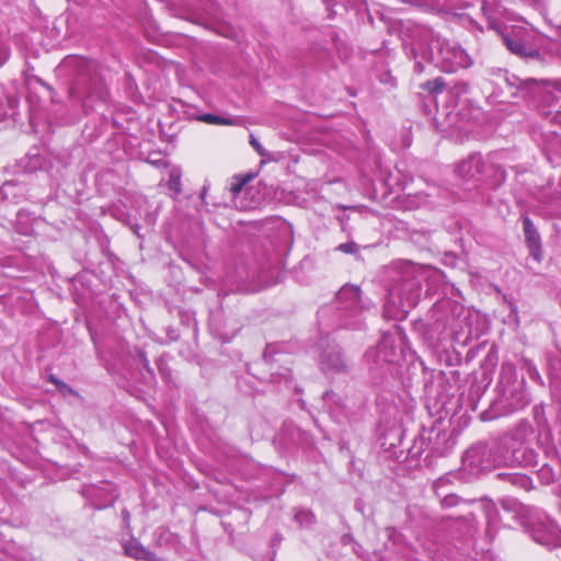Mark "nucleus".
<instances>
[{
	"label": "nucleus",
	"instance_id": "18",
	"mask_svg": "<svg viewBox=\"0 0 561 561\" xmlns=\"http://www.w3.org/2000/svg\"><path fill=\"white\" fill-rule=\"evenodd\" d=\"M249 178L234 176L230 183L231 193L234 196L238 195L242 191L243 186L247 184Z\"/></svg>",
	"mask_w": 561,
	"mask_h": 561
},
{
	"label": "nucleus",
	"instance_id": "21",
	"mask_svg": "<svg viewBox=\"0 0 561 561\" xmlns=\"http://www.w3.org/2000/svg\"><path fill=\"white\" fill-rule=\"evenodd\" d=\"M458 496L455 494H448L442 499V505L444 507H453L458 504Z\"/></svg>",
	"mask_w": 561,
	"mask_h": 561
},
{
	"label": "nucleus",
	"instance_id": "22",
	"mask_svg": "<svg viewBox=\"0 0 561 561\" xmlns=\"http://www.w3.org/2000/svg\"><path fill=\"white\" fill-rule=\"evenodd\" d=\"M50 380H51V382H54L58 387V389L64 394L72 393L73 392L72 389L68 385H66L65 382L59 381V380H57L56 378H53V377L50 378Z\"/></svg>",
	"mask_w": 561,
	"mask_h": 561
},
{
	"label": "nucleus",
	"instance_id": "9",
	"mask_svg": "<svg viewBox=\"0 0 561 561\" xmlns=\"http://www.w3.org/2000/svg\"><path fill=\"white\" fill-rule=\"evenodd\" d=\"M524 231L529 245L530 254L536 261H540L541 257V248H540V237L531 222V220L526 217L524 218Z\"/></svg>",
	"mask_w": 561,
	"mask_h": 561
},
{
	"label": "nucleus",
	"instance_id": "11",
	"mask_svg": "<svg viewBox=\"0 0 561 561\" xmlns=\"http://www.w3.org/2000/svg\"><path fill=\"white\" fill-rule=\"evenodd\" d=\"M127 556L138 559V560H147L150 558V552L146 550L142 546H140L136 541H130L124 547Z\"/></svg>",
	"mask_w": 561,
	"mask_h": 561
},
{
	"label": "nucleus",
	"instance_id": "10",
	"mask_svg": "<svg viewBox=\"0 0 561 561\" xmlns=\"http://www.w3.org/2000/svg\"><path fill=\"white\" fill-rule=\"evenodd\" d=\"M377 356L379 360L386 363H393L397 359L396 351L392 346V340L390 336L385 335L377 346Z\"/></svg>",
	"mask_w": 561,
	"mask_h": 561
},
{
	"label": "nucleus",
	"instance_id": "13",
	"mask_svg": "<svg viewBox=\"0 0 561 561\" xmlns=\"http://www.w3.org/2000/svg\"><path fill=\"white\" fill-rule=\"evenodd\" d=\"M495 83L501 85L504 82L507 87H519L523 82L515 75H510L506 70L499 69L495 73Z\"/></svg>",
	"mask_w": 561,
	"mask_h": 561
},
{
	"label": "nucleus",
	"instance_id": "23",
	"mask_svg": "<svg viewBox=\"0 0 561 561\" xmlns=\"http://www.w3.org/2000/svg\"><path fill=\"white\" fill-rule=\"evenodd\" d=\"M556 89L561 92V80L556 83Z\"/></svg>",
	"mask_w": 561,
	"mask_h": 561
},
{
	"label": "nucleus",
	"instance_id": "17",
	"mask_svg": "<svg viewBox=\"0 0 561 561\" xmlns=\"http://www.w3.org/2000/svg\"><path fill=\"white\" fill-rule=\"evenodd\" d=\"M444 81L440 78H436L432 81H427L422 84V89L428 91L432 94H437L443 91Z\"/></svg>",
	"mask_w": 561,
	"mask_h": 561
},
{
	"label": "nucleus",
	"instance_id": "20",
	"mask_svg": "<svg viewBox=\"0 0 561 561\" xmlns=\"http://www.w3.org/2000/svg\"><path fill=\"white\" fill-rule=\"evenodd\" d=\"M337 250L343 253H355L357 251V244L355 242H345L341 243L337 247Z\"/></svg>",
	"mask_w": 561,
	"mask_h": 561
},
{
	"label": "nucleus",
	"instance_id": "8",
	"mask_svg": "<svg viewBox=\"0 0 561 561\" xmlns=\"http://www.w3.org/2000/svg\"><path fill=\"white\" fill-rule=\"evenodd\" d=\"M320 364L323 371H342L346 367L344 358L336 346H333L329 354L321 356Z\"/></svg>",
	"mask_w": 561,
	"mask_h": 561
},
{
	"label": "nucleus",
	"instance_id": "14",
	"mask_svg": "<svg viewBox=\"0 0 561 561\" xmlns=\"http://www.w3.org/2000/svg\"><path fill=\"white\" fill-rule=\"evenodd\" d=\"M199 121L214 124V125H237L238 119L232 117H224L214 114H204L199 117Z\"/></svg>",
	"mask_w": 561,
	"mask_h": 561
},
{
	"label": "nucleus",
	"instance_id": "3",
	"mask_svg": "<svg viewBox=\"0 0 561 561\" xmlns=\"http://www.w3.org/2000/svg\"><path fill=\"white\" fill-rule=\"evenodd\" d=\"M421 296V282L410 274L405 275L403 282L389 289V296L385 305L387 317L397 318L399 312H407L408 308L414 307Z\"/></svg>",
	"mask_w": 561,
	"mask_h": 561
},
{
	"label": "nucleus",
	"instance_id": "15",
	"mask_svg": "<svg viewBox=\"0 0 561 561\" xmlns=\"http://www.w3.org/2000/svg\"><path fill=\"white\" fill-rule=\"evenodd\" d=\"M295 520L302 527L311 525L314 520L313 514L308 510H300L295 514Z\"/></svg>",
	"mask_w": 561,
	"mask_h": 561
},
{
	"label": "nucleus",
	"instance_id": "24",
	"mask_svg": "<svg viewBox=\"0 0 561 561\" xmlns=\"http://www.w3.org/2000/svg\"><path fill=\"white\" fill-rule=\"evenodd\" d=\"M133 230H134V232H135V233H138V227H137V226H135V227L133 228Z\"/></svg>",
	"mask_w": 561,
	"mask_h": 561
},
{
	"label": "nucleus",
	"instance_id": "2",
	"mask_svg": "<svg viewBox=\"0 0 561 561\" xmlns=\"http://www.w3.org/2000/svg\"><path fill=\"white\" fill-rule=\"evenodd\" d=\"M428 38V57L436 67L445 72H454L459 68H468L471 65L470 56L457 44L426 31Z\"/></svg>",
	"mask_w": 561,
	"mask_h": 561
},
{
	"label": "nucleus",
	"instance_id": "1",
	"mask_svg": "<svg viewBox=\"0 0 561 561\" xmlns=\"http://www.w3.org/2000/svg\"><path fill=\"white\" fill-rule=\"evenodd\" d=\"M488 453L483 446H474L466 451L462 461L471 470L484 471L490 470L493 466H514L519 465L524 467H534L537 465V454L534 449L526 446H519L514 448L512 453L496 457L493 460V465L490 461H485L483 456Z\"/></svg>",
	"mask_w": 561,
	"mask_h": 561
},
{
	"label": "nucleus",
	"instance_id": "7",
	"mask_svg": "<svg viewBox=\"0 0 561 561\" xmlns=\"http://www.w3.org/2000/svg\"><path fill=\"white\" fill-rule=\"evenodd\" d=\"M481 10L490 22V25L499 30L501 27V19L505 13V8L502 5L500 0H483Z\"/></svg>",
	"mask_w": 561,
	"mask_h": 561
},
{
	"label": "nucleus",
	"instance_id": "12",
	"mask_svg": "<svg viewBox=\"0 0 561 561\" xmlns=\"http://www.w3.org/2000/svg\"><path fill=\"white\" fill-rule=\"evenodd\" d=\"M499 477H503L507 479V481L514 485H517L522 489L528 490L531 486V480L528 476L524 473H500Z\"/></svg>",
	"mask_w": 561,
	"mask_h": 561
},
{
	"label": "nucleus",
	"instance_id": "16",
	"mask_svg": "<svg viewBox=\"0 0 561 561\" xmlns=\"http://www.w3.org/2000/svg\"><path fill=\"white\" fill-rule=\"evenodd\" d=\"M168 188L175 194L181 193V175L176 171H171L169 180H168Z\"/></svg>",
	"mask_w": 561,
	"mask_h": 561
},
{
	"label": "nucleus",
	"instance_id": "25",
	"mask_svg": "<svg viewBox=\"0 0 561 561\" xmlns=\"http://www.w3.org/2000/svg\"><path fill=\"white\" fill-rule=\"evenodd\" d=\"M415 67L421 71L420 64H415Z\"/></svg>",
	"mask_w": 561,
	"mask_h": 561
},
{
	"label": "nucleus",
	"instance_id": "19",
	"mask_svg": "<svg viewBox=\"0 0 561 561\" xmlns=\"http://www.w3.org/2000/svg\"><path fill=\"white\" fill-rule=\"evenodd\" d=\"M250 144L261 157L268 156V152L263 148V146L259 142V140L253 135L250 136Z\"/></svg>",
	"mask_w": 561,
	"mask_h": 561
},
{
	"label": "nucleus",
	"instance_id": "5",
	"mask_svg": "<svg viewBox=\"0 0 561 561\" xmlns=\"http://www.w3.org/2000/svg\"><path fill=\"white\" fill-rule=\"evenodd\" d=\"M336 299L344 310H351L354 314L368 308V305L362 302L360 289L355 285H344L336 294Z\"/></svg>",
	"mask_w": 561,
	"mask_h": 561
},
{
	"label": "nucleus",
	"instance_id": "6",
	"mask_svg": "<svg viewBox=\"0 0 561 561\" xmlns=\"http://www.w3.org/2000/svg\"><path fill=\"white\" fill-rule=\"evenodd\" d=\"M484 163L480 154H471L468 159L461 161L456 169L458 176L465 180H473L482 173Z\"/></svg>",
	"mask_w": 561,
	"mask_h": 561
},
{
	"label": "nucleus",
	"instance_id": "4",
	"mask_svg": "<svg viewBox=\"0 0 561 561\" xmlns=\"http://www.w3.org/2000/svg\"><path fill=\"white\" fill-rule=\"evenodd\" d=\"M531 34L524 27H513L502 33V39L508 50L524 58L538 56L537 47L530 41Z\"/></svg>",
	"mask_w": 561,
	"mask_h": 561
}]
</instances>
